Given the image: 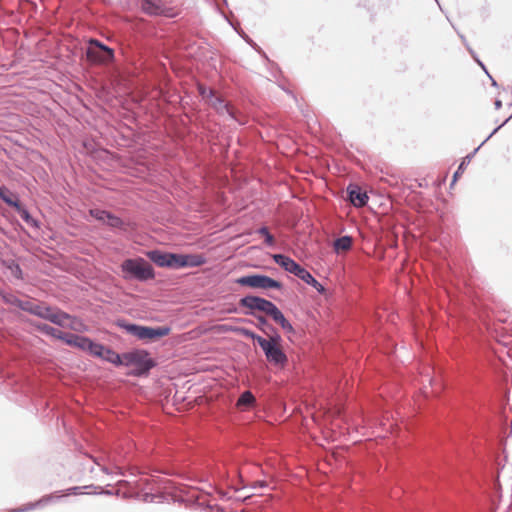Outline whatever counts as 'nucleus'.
<instances>
[{
  "instance_id": "nucleus-15",
  "label": "nucleus",
  "mask_w": 512,
  "mask_h": 512,
  "mask_svg": "<svg viewBox=\"0 0 512 512\" xmlns=\"http://www.w3.org/2000/svg\"><path fill=\"white\" fill-rule=\"evenodd\" d=\"M207 259L203 254L179 253V270L195 268L206 264Z\"/></svg>"
},
{
  "instance_id": "nucleus-7",
  "label": "nucleus",
  "mask_w": 512,
  "mask_h": 512,
  "mask_svg": "<svg viewBox=\"0 0 512 512\" xmlns=\"http://www.w3.org/2000/svg\"><path fill=\"white\" fill-rule=\"evenodd\" d=\"M140 9L150 17L176 18L180 13L167 0H140Z\"/></svg>"
},
{
  "instance_id": "nucleus-14",
  "label": "nucleus",
  "mask_w": 512,
  "mask_h": 512,
  "mask_svg": "<svg viewBox=\"0 0 512 512\" xmlns=\"http://www.w3.org/2000/svg\"><path fill=\"white\" fill-rule=\"evenodd\" d=\"M45 320L54 325L65 327L66 320L75 321L77 317L61 310L58 306H50V311L47 313Z\"/></svg>"
},
{
  "instance_id": "nucleus-54",
  "label": "nucleus",
  "mask_w": 512,
  "mask_h": 512,
  "mask_svg": "<svg viewBox=\"0 0 512 512\" xmlns=\"http://www.w3.org/2000/svg\"><path fill=\"white\" fill-rule=\"evenodd\" d=\"M2 292H3V289H2V288H0V296L3 294Z\"/></svg>"
},
{
  "instance_id": "nucleus-27",
  "label": "nucleus",
  "mask_w": 512,
  "mask_h": 512,
  "mask_svg": "<svg viewBox=\"0 0 512 512\" xmlns=\"http://www.w3.org/2000/svg\"><path fill=\"white\" fill-rule=\"evenodd\" d=\"M34 327L40 333H42V334H44L46 336H50V337L56 338V339L59 338V335L61 333V330H58V329L54 328L53 326H50V325H48L46 323H37V324L34 325Z\"/></svg>"
},
{
  "instance_id": "nucleus-28",
  "label": "nucleus",
  "mask_w": 512,
  "mask_h": 512,
  "mask_svg": "<svg viewBox=\"0 0 512 512\" xmlns=\"http://www.w3.org/2000/svg\"><path fill=\"white\" fill-rule=\"evenodd\" d=\"M2 293L3 294L0 297L5 304L15 306V307L19 308L20 310L22 309V306L24 303L23 300H21L20 298H18L15 294H13L11 292H7V291L3 290Z\"/></svg>"
},
{
  "instance_id": "nucleus-31",
  "label": "nucleus",
  "mask_w": 512,
  "mask_h": 512,
  "mask_svg": "<svg viewBox=\"0 0 512 512\" xmlns=\"http://www.w3.org/2000/svg\"><path fill=\"white\" fill-rule=\"evenodd\" d=\"M269 317L277 323L280 327L285 325L289 320L285 317L283 312L278 308V306H274L273 310L270 312Z\"/></svg>"
},
{
  "instance_id": "nucleus-50",
  "label": "nucleus",
  "mask_w": 512,
  "mask_h": 512,
  "mask_svg": "<svg viewBox=\"0 0 512 512\" xmlns=\"http://www.w3.org/2000/svg\"><path fill=\"white\" fill-rule=\"evenodd\" d=\"M99 494L111 495V494H112V492H111V491H109V490H103V489H102V491H101V492H99Z\"/></svg>"
},
{
  "instance_id": "nucleus-43",
  "label": "nucleus",
  "mask_w": 512,
  "mask_h": 512,
  "mask_svg": "<svg viewBox=\"0 0 512 512\" xmlns=\"http://www.w3.org/2000/svg\"><path fill=\"white\" fill-rule=\"evenodd\" d=\"M211 89L210 88H207L204 84H201V83H198L197 84V91L199 93V95L203 98V99H207L208 100V92L210 91Z\"/></svg>"
},
{
  "instance_id": "nucleus-6",
  "label": "nucleus",
  "mask_w": 512,
  "mask_h": 512,
  "mask_svg": "<svg viewBox=\"0 0 512 512\" xmlns=\"http://www.w3.org/2000/svg\"><path fill=\"white\" fill-rule=\"evenodd\" d=\"M235 283L243 286V287H249L252 289H263V290H269V289H275V290H282L283 284L268 276L265 274H247L243 275L235 280Z\"/></svg>"
},
{
  "instance_id": "nucleus-2",
  "label": "nucleus",
  "mask_w": 512,
  "mask_h": 512,
  "mask_svg": "<svg viewBox=\"0 0 512 512\" xmlns=\"http://www.w3.org/2000/svg\"><path fill=\"white\" fill-rule=\"evenodd\" d=\"M120 270L125 281L145 283L156 277L152 264L140 256L124 259L120 264Z\"/></svg>"
},
{
  "instance_id": "nucleus-16",
  "label": "nucleus",
  "mask_w": 512,
  "mask_h": 512,
  "mask_svg": "<svg viewBox=\"0 0 512 512\" xmlns=\"http://www.w3.org/2000/svg\"><path fill=\"white\" fill-rule=\"evenodd\" d=\"M272 259L277 265H279L285 271L295 276L301 268V265L297 263L294 259L282 253L273 254Z\"/></svg>"
},
{
  "instance_id": "nucleus-53",
  "label": "nucleus",
  "mask_w": 512,
  "mask_h": 512,
  "mask_svg": "<svg viewBox=\"0 0 512 512\" xmlns=\"http://www.w3.org/2000/svg\"><path fill=\"white\" fill-rule=\"evenodd\" d=\"M70 329H74V326L71 324L68 326Z\"/></svg>"
},
{
  "instance_id": "nucleus-22",
  "label": "nucleus",
  "mask_w": 512,
  "mask_h": 512,
  "mask_svg": "<svg viewBox=\"0 0 512 512\" xmlns=\"http://www.w3.org/2000/svg\"><path fill=\"white\" fill-rule=\"evenodd\" d=\"M256 397L250 390L243 391L238 400H237V406L240 408H251L256 405Z\"/></svg>"
},
{
  "instance_id": "nucleus-34",
  "label": "nucleus",
  "mask_w": 512,
  "mask_h": 512,
  "mask_svg": "<svg viewBox=\"0 0 512 512\" xmlns=\"http://www.w3.org/2000/svg\"><path fill=\"white\" fill-rule=\"evenodd\" d=\"M37 508H42L39 500H37L35 502L27 503V504H25L23 506H20L18 508H14L10 512H28V511H31V510H34V509H37Z\"/></svg>"
},
{
  "instance_id": "nucleus-51",
  "label": "nucleus",
  "mask_w": 512,
  "mask_h": 512,
  "mask_svg": "<svg viewBox=\"0 0 512 512\" xmlns=\"http://www.w3.org/2000/svg\"><path fill=\"white\" fill-rule=\"evenodd\" d=\"M490 79H491V81H492V85H493V86H497V82H496V81H495L491 76H490Z\"/></svg>"
},
{
  "instance_id": "nucleus-52",
  "label": "nucleus",
  "mask_w": 512,
  "mask_h": 512,
  "mask_svg": "<svg viewBox=\"0 0 512 512\" xmlns=\"http://www.w3.org/2000/svg\"><path fill=\"white\" fill-rule=\"evenodd\" d=\"M462 41L465 42V37L463 35L460 36Z\"/></svg>"
},
{
  "instance_id": "nucleus-32",
  "label": "nucleus",
  "mask_w": 512,
  "mask_h": 512,
  "mask_svg": "<svg viewBox=\"0 0 512 512\" xmlns=\"http://www.w3.org/2000/svg\"><path fill=\"white\" fill-rule=\"evenodd\" d=\"M166 268L179 270V253L168 251Z\"/></svg>"
},
{
  "instance_id": "nucleus-24",
  "label": "nucleus",
  "mask_w": 512,
  "mask_h": 512,
  "mask_svg": "<svg viewBox=\"0 0 512 512\" xmlns=\"http://www.w3.org/2000/svg\"><path fill=\"white\" fill-rule=\"evenodd\" d=\"M353 239L349 235H344L339 238H337L334 241L333 247L336 252L339 251H347L350 250L352 247Z\"/></svg>"
},
{
  "instance_id": "nucleus-29",
  "label": "nucleus",
  "mask_w": 512,
  "mask_h": 512,
  "mask_svg": "<svg viewBox=\"0 0 512 512\" xmlns=\"http://www.w3.org/2000/svg\"><path fill=\"white\" fill-rule=\"evenodd\" d=\"M256 233L264 237V242L268 247H274L276 244L274 236L270 233L267 226L263 225L256 230Z\"/></svg>"
},
{
  "instance_id": "nucleus-1",
  "label": "nucleus",
  "mask_w": 512,
  "mask_h": 512,
  "mask_svg": "<svg viewBox=\"0 0 512 512\" xmlns=\"http://www.w3.org/2000/svg\"><path fill=\"white\" fill-rule=\"evenodd\" d=\"M124 356L123 366L133 367L126 373L127 376L145 378L157 366V361L151 357L150 352L146 349L135 348L124 352Z\"/></svg>"
},
{
  "instance_id": "nucleus-44",
  "label": "nucleus",
  "mask_w": 512,
  "mask_h": 512,
  "mask_svg": "<svg viewBox=\"0 0 512 512\" xmlns=\"http://www.w3.org/2000/svg\"><path fill=\"white\" fill-rule=\"evenodd\" d=\"M262 58H264L266 61H268L272 66H277L276 63L270 61V59L268 58L267 54L262 50V48L260 46L257 47V49L255 50Z\"/></svg>"
},
{
  "instance_id": "nucleus-11",
  "label": "nucleus",
  "mask_w": 512,
  "mask_h": 512,
  "mask_svg": "<svg viewBox=\"0 0 512 512\" xmlns=\"http://www.w3.org/2000/svg\"><path fill=\"white\" fill-rule=\"evenodd\" d=\"M89 214L98 222L107 225L112 230L127 231L130 226L129 222L124 221L114 213L100 208H92Z\"/></svg>"
},
{
  "instance_id": "nucleus-5",
  "label": "nucleus",
  "mask_w": 512,
  "mask_h": 512,
  "mask_svg": "<svg viewBox=\"0 0 512 512\" xmlns=\"http://www.w3.org/2000/svg\"><path fill=\"white\" fill-rule=\"evenodd\" d=\"M238 304L241 308L245 309L243 311L244 315L252 316L254 318L259 315L257 312H261L269 316L274 306H276L272 301L252 294L241 297Z\"/></svg>"
},
{
  "instance_id": "nucleus-37",
  "label": "nucleus",
  "mask_w": 512,
  "mask_h": 512,
  "mask_svg": "<svg viewBox=\"0 0 512 512\" xmlns=\"http://www.w3.org/2000/svg\"><path fill=\"white\" fill-rule=\"evenodd\" d=\"M307 285L313 287L319 294L326 293V288L315 277H311Z\"/></svg>"
},
{
  "instance_id": "nucleus-8",
  "label": "nucleus",
  "mask_w": 512,
  "mask_h": 512,
  "mask_svg": "<svg viewBox=\"0 0 512 512\" xmlns=\"http://www.w3.org/2000/svg\"><path fill=\"white\" fill-rule=\"evenodd\" d=\"M208 104L215 110V112L222 116L227 114L232 120L239 125H245L246 121L241 117L240 112L235 109L223 97L217 96L214 90L208 92Z\"/></svg>"
},
{
  "instance_id": "nucleus-10",
  "label": "nucleus",
  "mask_w": 512,
  "mask_h": 512,
  "mask_svg": "<svg viewBox=\"0 0 512 512\" xmlns=\"http://www.w3.org/2000/svg\"><path fill=\"white\" fill-rule=\"evenodd\" d=\"M262 349L268 363L278 369H284L288 365L289 359L283 348L279 345H273L266 342V338L260 341Z\"/></svg>"
},
{
  "instance_id": "nucleus-48",
  "label": "nucleus",
  "mask_w": 512,
  "mask_h": 512,
  "mask_svg": "<svg viewBox=\"0 0 512 512\" xmlns=\"http://www.w3.org/2000/svg\"><path fill=\"white\" fill-rule=\"evenodd\" d=\"M495 108L498 110L502 107V101L499 99H496L494 102Z\"/></svg>"
},
{
  "instance_id": "nucleus-3",
  "label": "nucleus",
  "mask_w": 512,
  "mask_h": 512,
  "mask_svg": "<svg viewBox=\"0 0 512 512\" xmlns=\"http://www.w3.org/2000/svg\"><path fill=\"white\" fill-rule=\"evenodd\" d=\"M115 325L123 329L127 334L143 341H156L169 335L171 332V327L168 325L151 327L132 323L124 318L116 319Z\"/></svg>"
},
{
  "instance_id": "nucleus-42",
  "label": "nucleus",
  "mask_w": 512,
  "mask_h": 512,
  "mask_svg": "<svg viewBox=\"0 0 512 512\" xmlns=\"http://www.w3.org/2000/svg\"><path fill=\"white\" fill-rule=\"evenodd\" d=\"M512 118V114L499 126H497L487 137L486 139L479 145L480 148L494 135L496 134L506 123Z\"/></svg>"
},
{
  "instance_id": "nucleus-30",
  "label": "nucleus",
  "mask_w": 512,
  "mask_h": 512,
  "mask_svg": "<svg viewBox=\"0 0 512 512\" xmlns=\"http://www.w3.org/2000/svg\"><path fill=\"white\" fill-rule=\"evenodd\" d=\"M63 497H64L63 491H55V492H53L51 494H47V495L42 496L39 499V502L41 504V507H44L46 505H49L51 503H54V502L60 500Z\"/></svg>"
},
{
  "instance_id": "nucleus-47",
  "label": "nucleus",
  "mask_w": 512,
  "mask_h": 512,
  "mask_svg": "<svg viewBox=\"0 0 512 512\" xmlns=\"http://www.w3.org/2000/svg\"><path fill=\"white\" fill-rule=\"evenodd\" d=\"M89 458H90V459H91V460H92L96 465H98L100 468L103 466V465H101V464H100V462H99L98 458H96V457H94V456H92V455H89Z\"/></svg>"
},
{
  "instance_id": "nucleus-39",
  "label": "nucleus",
  "mask_w": 512,
  "mask_h": 512,
  "mask_svg": "<svg viewBox=\"0 0 512 512\" xmlns=\"http://www.w3.org/2000/svg\"><path fill=\"white\" fill-rule=\"evenodd\" d=\"M307 285L313 287L319 294L326 293V288L315 277H311Z\"/></svg>"
},
{
  "instance_id": "nucleus-33",
  "label": "nucleus",
  "mask_w": 512,
  "mask_h": 512,
  "mask_svg": "<svg viewBox=\"0 0 512 512\" xmlns=\"http://www.w3.org/2000/svg\"><path fill=\"white\" fill-rule=\"evenodd\" d=\"M96 488L94 485H87V486H74L70 487L63 491V495L69 496V495H80L82 494V489L90 490Z\"/></svg>"
},
{
  "instance_id": "nucleus-18",
  "label": "nucleus",
  "mask_w": 512,
  "mask_h": 512,
  "mask_svg": "<svg viewBox=\"0 0 512 512\" xmlns=\"http://www.w3.org/2000/svg\"><path fill=\"white\" fill-rule=\"evenodd\" d=\"M15 211L18 213V215L21 217V219L29 226L39 229L40 228V221L35 219L29 210L19 201L14 207Z\"/></svg>"
},
{
  "instance_id": "nucleus-20",
  "label": "nucleus",
  "mask_w": 512,
  "mask_h": 512,
  "mask_svg": "<svg viewBox=\"0 0 512 512\" xmlns=\"http://www.w3.org/2000/svg\"><path fill=\"white\" fill-rule=\"evenodd\" d=\"M1 265L4 269L10 272L11 276H13L17 280H23V271L19 263L12 258L2 259Z\"/></svg>"
},
{
  "instance_id": "nucleus-9",
  "label": "nucleus",
  "mask_w": 512,
  "mask_h": 512,
  "mask_svg": "<svg viewBox=\"0 0 512 512\" xmlns=\"http://www.w3.org/2000/svg\"><path fill=\"white\" fill-rule=\"evenodd\" d=\"M89 355L99 358L102 361L113 364L116 367L123 366L124 362V353H118L114 351L111 347L106 346L102 343L96 342L92 340L91 345L89 346Z\"/></svg>"
},
{
  "instance_id": "nucleus-45",
  "label": "nucleus",
  "mask_w": 512,
  "mask_h": 512,
  "mask_svg": "<svg viewBox=\"0 0 512 512\" xmlns=\"http://www.w3.org/2000/svg\"><path fill=\"white\" fill-rule=\"evenodd\" d=\"M286 333H289V334H294L295 333V329L293 327V325L291 324V322H287L285 325L283 324V326L281 327Z\"/></svg>"
},
{
  "instance_id": "nucleus-36",
  "label": "nucleus",
  "mask_w": 512,
  "mask_h": 512,
  "mask_svg": "<svg viewBox=\"0 0 512 512\" xmlns=\"http://www.w3.org/2000/svg\"><path fill=\"white\" fill-rule=\"evenodd\" d=\"M296 277L301 279L303 282L308 284V282L311 280V277H314L306 268L301 266L300 270L296 274Z\"/></svg>"
},
{
  "instance_id": "nucleus-23",
  "label": "nucleus",
  "mask_w": 512,
  "mask_h": 512,
  "mask_svg": "<svg viewBox=\"0 0 512 512\" xmlns=\"http://www.w3.org/2000/svg\"><path fill=\"white\" fill-rule=\"evenodd\" d=\"M0 199L12 208L20 201L5 185H0Z\"/></svg>"
},
{
  "instance_id": "nucleus-25",
  "label": "nucleus",
  "mask_w": 512,
  "mask_h": 512,
  "mask_svg": "<svg viewBox=\"0 0 512 512\" xmlns=\"http://www.w3.org/2000/svg\"><path fill=\"white\" fill-rule=\"evenodd\" d=\"M480 149V146H478L477 148H475L470 154H468L467 156H465L463 158V160L461 161V163L459 164L457 170L454 172L453 174V181H452V184L454 182H456L457 178L460 176V174L463 173V171L465 170V168L467 167V165L470 163V161L472 160V158L474 157V155L478 152V150Z\"/></svg>"
},
{
  "instance_id": "nucleus-38",
  "label": "nucleus",
  "mask_w": 512,
  "mask_h": 512,
  "mask_svg": "<svg viewBox=\"0 0 512 512\" xmlns=\"http://www.w3.org/2000/svg\"><path fill=\"white\" fill-rule=\"evenodd\" d=\"M307 285L313 287L319 294L326 293V288L315 277H311Z\"/></svg>"
},
{
  "instance_id": "nucleus-41",
  "label": "nucleus",
  "mask_w": 512,
  "mask_h": 512,
  "mask_svg": "<svg viewBox=\"0 0 512 512\" xmlns=\"http://www.w3.org/2000/svg\"><path fill=\"white\" fill-rule=\"evenodd\" d=\"M239 36L247 43L249 44L254 50L257 49L258 45L256 42H254L243 30L238 31L236 30Z\"/></svg>"
},
{
  "instance_id": "nucleus-12",
  "label": "nucleus",
  "mask_w": 512,
  "mask_h": 512,
  "mask_svg": "<svg viewBox=\"0 0 512 512\" xmlns=\"http://www.w3.org/2000/svg\"><path fill=\"white\" fill-rule=\"evenodd\" d=\"M58 339L63 341L68 346L76 347L87 353L89 351V346L91 345V342L93 340L88 336L63 331H61Z\"/></svg>"
},
{
  "instance_id": "nucleus-17",
  "label": "nucleus",
  "mask_w": 512,
  "mask_h": 512,
  "mask_svg": "<svg viewBox=\"0 0 512 512\" xmlns=\"http://www.w3.org/2000/svg\"><path fill=\"white\" fill-rule=\"evenodd\" d=\"M21 310L45 320L47 313L50 311V305H46L45 303L24 301Z\"/></svg>"
},
{
  "instance_id": "nucleus-40",
  "label": "nucleus",
  "mask_w": 512,
  "mask_h": 512,
  "mask_svg": "<svg viewBox=\"0 0 512 512\" xmlns=\"http://www.w3.org/2000/svg\"><path fill=\"white\" fill-rule=\"evenodd\" d=\"M101 471L105 474H115V475H124V472L122 468L119 466H114L112 469L108 468L107 466H102Z\"/></svg>"
},
{
  "instance_id": "nucleus-21",
  "label": "nucleus",
  "mask_w": 512,
  "mask_h": 512,
  "mask_svg": "<svg viewBox=\"0 0 512 512\" xmlns=\"http://www.w3.org/2000/svg\"><path fill=\"white\" fill-rule=\"evenodd\" d=\"M227 331H231L238 335L249 338V339L253 340V342L258 345H260V343H261L260 341L264 339V337L258 335L257 333H255L254 331H252L246 327H240V326L230 327L229 329H227Z\"/></svg>"
},
{
  "instance_id": "nucleus-26",
  "label": "nucleus",
  "mask_w": 512,
  "mask_h": 512,
  "mask_svg": "<svg viewBox=\"0 0 512 512\" xmlns=\"http://www.w3.org/2000/svg\"><path fill=\"white\" fill-rule=\"evenodd\" d=\"M256 323L255 326L257 329H259L262 333L265 335H270L271 331H274L276 328L269 323L267 318L263 315L256 316Z\"/></svg>"
},
{
  "instance_id": "nucleus-4",
  "label": "nucleus",
  "mask_w": 512,
  "mask_h": 512,
  "mask_svg": "<svg viewBox=\"0 0 512 512\" xmlns=\"http://www.w3.org/2000/svg\"><path fill=\"white\" fill-rule=\"evenodd\" d=\"M86 56L91 63L98 65H110L115 61L114 49L96 38L88 39Z\"/></svg>"
},
{
  "instance_id": "nucleus-35",
  "label": "nucleus",
  "mask_w": 512,
  "mask_h": 512,
  "mask_svg": "<svg viewBox=\"0 0 512 512\" xmlns=\"http://www.w3.org/2000/svg\"><path fill=\"white\" fill-rule=\"evenodd\" d=\"M267 336L269 338L266 339V342H269L270 344H273V345L281 346L282 336L279 334L277 329H275L274 331H271L270 335H267Z\"/></svg>"
},
{
  "instance_id": "nucleus-46",
  "label": "nucleus",
  "mask_w": 512,
  "mask_h": 512,
  "mask_svg": "<svg viewBox=\"0 0 512 512\" xmlns=\"http://www.w3.org/2000/svg\"><path fill=\"white\" fill-rule=\"evenodd\" d=\"M468 51L470 52L471 56L475 59V61L479 64V66H481V68L486 71V67L485 65L483 64L482 61H480L478 58H477V55L475 54V52L468 47Z\"/></svg>"
},
{
  "instance_id": "nucleus-49",
  "label": "nucleus",
  "mask_w": 512,
  "mask_h": 512,
  "mask_svg": "<svg viewBox=\"0 0 512 512\" xmlns=\"http://www.w3.org/2000/svg\"><path fill=\"white\" fill-rule=\"evenodd\" d=\"M238 321H240V322H247V323H253L251 320L246 319V318H239Z\"/></svg>"
},
{
  "instance_id": "nucleus-13",
  "label": "nucleus",
  "mask_w": 512,
  "mask_h": 512,
  "mask_svg": "<svg viewBox=\"0 0 512 512\" xmlns=\"http://www.w3.org/2000/svg\"><path fill=\"white\" fill-rule=\"evenodd\" d=\"M347 200L355 207H363L367 205L369 196L367 193L355 183H350L347 188Z\"/></svg>"
},
{
  "instance_id": "nucleus-19",
  "label": "nucleus",
  "mask_w": 512,
  "mask_h": 512,
  "mask_svg": "<svg viewBox=\"0 0 512 512\" xmlns=\"http://www.w3.org/2000/svg\"><path fill=\"white\" fill-rule=\"evenodd\" d=\"M145 255L156 266L166 268L168 251H163L161 249H152L148 250L145 253Z\"/></svg>"
}]
</instances>
